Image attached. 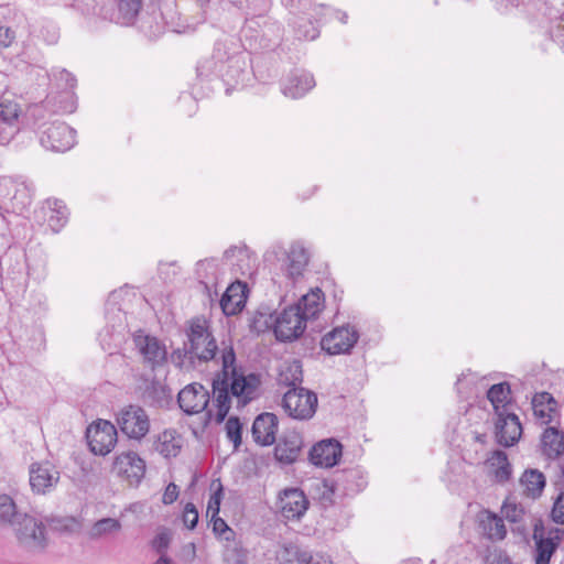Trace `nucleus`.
<instances>
[{
	"label": "nucleus",
	"mask_w": 564,
	"mask_h": 564,
	"mask_svg": "<svg viewBox=\"0 0 564 564\" xmlns=\"http://www.w3.org/2000/svg\"><path fill=\"white\" fill-rule=\"evenodd\" d=\"M142 8V0H119L118 10L124 24H132Z\"/></svg>",
	"instance_id": "nucleus-38"
},
{
	"label": "nucleus",
	"mask_w": 564,
	"mask_h": 564,
	"mask_svg": "<svg viewBox=\"0 0 564 564\" xmlns=\"http://www.w3.org/2000/svg\"><path fill=\"white\" fill-rule=\"evenodd\" d=\"M215 503L218 506L219 505V494H215Z\"/></svg>",
	"instance_id": "nucleus-60"
},
{
	"label": "nucleus",
	"mask_w": 564,
	"mask_h": 564,
	"mask_svg": "<svg viewBox=\"0 0 564 564\" xmlns=\"http://www.w3.org/2000/svg\"><path fill=\"white\" fill-rule=\"evenodd\" d=\"M249 289L246 282H232L223 294L219 305L226 316H234L240 313L246 306Z\"/></svg>",
	"instance_id": "nucleus-15"
},
{
	"label": "nucleus",
	"mask_w": 564,
	"mask_h": 564,
	"mask_svg": "<svg viewBox=\"0 0 564 564\" xmlns=\"http://www.w3.org/2000/svg\"><path fill=\"white\" fill-rule=\"evenodd\" d=\"M224 562L225 564H247L248 550L240 540L232 538L224 542Z\"/></svg>",
	"instance_id": "nucleus-35"
},
{
	"label": "nucleus",
	"mask_w": 564,
	"mask_h": 564,
	"mask_svg": "<svg viewBox=\"0 0 564 564\" xmlns=\"http://www.w3.org/2000/svg\"><path fill=\"white\" fill-rule=\"evenodd\" d=\"M301 313L300 308L292 305L275 317L274 334L279 340L289 341L302 335L307 321Z\"/></svg>",
	"instance_id": "nucleus-9"
},
{
	"label": "nucleus",
	"mask_w": 564,
	"mask_h": 564,
	"mask_svg": "<svg viewBox=\"0 0 564 564\" xmlns=\"http://www.w3.org/2000/svg\"><path fill=\"white\" fill-rule=\"evenodd\" d=\"M120 431L130 440L141 441L150 431V417L147 411L135 404L120 410L117 415Z\"/></svg>",
	"instance_id": "nucleus-4"
},
{
	"label": "nucleus",
	"mask_w": 564,
	"mask_h": 564,
	"mask_svg": "<svg viewBox=\"0 0 564 564\" xmlns=\"http://www.w3.org/2000/svg\"><path fill=\"white\" fill-rule=\"evenodd\" d=\"M198 522V511L193 503H187L183 511V523L188 529H194Z\"/></svg>",
	"instance_id": "nucleus-47"
},
{
	"label": "nucleus",
	"mask_w": 564,
	"mask_h": 564,
	"mask_svg": "<svg viewBox=\"0 0 564 564\" xmlns=\"http://www.w3.org/2000/svg\"><path fill=\"white\" fill-rule=\"evenodd\" d=\"M171 543V533L167 530L160 531L152 540V547L159 554H165Z\"/></svg>",
	"instance_id": "nucleus-45"
},
{
	"label": "nucleus",
	"mask_w": 564,
	"mask_h": 564,
	"mask_svg": "<svg viewBox=\"0 0 564 564\" xmlns=\"http://www.w3.org/2000/svg\"><path fill=\"white\" fill-rule=\"evenodd\" d=\"M112 471L130 484H139L145 475V462L133 451L122 452L115 457Z\"/></svg>",
	"instance_id": "nucleus-11"
},
{
	"label": "nucleus",
	"mask_w": 564,
	"mask_h": 564,
	"mask_svg": "<svg viewBox=\"0 0 564 564\" xmlns=\"http://www.w3.org/2000/svg\"><path fill=\"white\" fill-rule=\"evenodd\" d=\"M228 62H229V63H230V65H231L235 61H234V58H230Z\"/></svg>",
	"instance_id": "nucleus-62"
},
{
	"label": "nucleus",
	"mask_w": 564,
	"mask_h": 564,
	"mask_svg": "<svg viewBox=\"0 0 564 564\" xmlns=\"http://www.w3.org/2000/svg\"><path fill=\"white\" fill-rule=\"evenodd\" d=\"M340 20H341V22H344V23H345V22H346V20H347V14H346V13H343V15H341Z\"/></svg>",
	"instance_id": "nucleus-61"
},
{
	"label": "nucleus",
	"mask_w": 564,
	"mask_h": 564,
	"mask_svg": "<svg viewBox=\"0 0 564 564\" xmlns=\"http://www.w3.org/2000/svg\"><path fill=\"white\" fill-rule=\"evenodd\" d=\"M61 479L57 467L48 460L32 463L29 467V482L33 494L52 492Z\"/></svg>",
	"instance_id": "nucleus-7"
},
{
	"label": "nucleus",
	"mask_w": 564,
	"mask_h": 564,
	"mask_svg": "<svg viewBox=\"0 0 564 564\" xmlns=\"http://www.w3.org/2000/svg\"><path fill=\"white\" fill-rule=\"evenodd\" d=\"M9 77L4 72L0 70V91L8 88Z\"/></svg>",
	"instance_id": "nucleus-55"
},
{
	"label": "nucleus",
	"mask_w": 564,
	"mask_h": 564,
	"mask_svg": "<svg viewBox=\"0 0 564 564\" xmlns=\"http://www.w3.org/2000/svg\"><path fill=\"white\" fill-rule=\"evenodd\" d=\"M479 528L482 534L491 541L503 540L507 535L503 519L488 510L479 513Z\"/></svg>",
	"instance_id": "nucleus-26"
},
{
	"label": "nucleus",
	"mask_w": 564,
	"mask_h": 564,
	"mask_svg": "<svg viewBox=\"0 0 564 564\" xmlns=\"http://www.w3.org/2000/svg\"><path fill=\"white\" fill-rule=\"evenodd\" d=\"M213 531L224 542L236 536L235 531L221 518L213 519Z\"/></svg>",
	"instance_id": "nucleus-44"
},
{
	"label": "nucleus",
	"mask_w": 564,
	"mask_h": 564,
	"mask_svg": "<svg viewBox=\"0 0 564 564\" xmlns=\"http://www.w3.org/2000/svg\"><path fill=\"white\" fill-rule=\"evenodd\" d=\"M471 375L468 373V375H465L463 373L458 379H457V382H456V386H457V392L459 394H467V391H464V384L465 383H469V382H473L474 381V377L470 378Z\"/></svg>",
	"instance_id": "nucleus-53"
},
{
	"label": "nucleus",
	"mask_w": 564,
	"mask_h": 564,
	"mask_svg": "<svg viewBox=\"0 0 564 564\" xmlns=\"http://www.w3.org/2000/svg\"><path fill=\"white\" fill-rule=\"evenodd\" d=\"M303 441L299 433H288L280 440L274 448L275 458L281 463L292 464L300 456Z\"/></svg>",
	"instance_id": "nucleus-22"
},
{
	"label": "nucleus",
	"mask_w": 564,
	"mask_h": 564,
	"mask_svg": "<svg viewBox=\"0 0 564 564\" xmlns=\"http://www.w3.org/2000/svg\"><path fill=\"white\" fill-rule=\"evenodd\" d=\"M86 438L89 449L95 455L106 456L118 441L116 426L106 420H98L86 430Z\"/></svg>",
	"instance_id": "nucleus-6"
},
{
	"label": "nucleus",
	"mask_w": 564,
	"mask_h": 564,
	"mask_svg": "<svg viewBox=\"0 0 564 564\" xmlns=\"http://www.w3.org/2000/svg\"><path fill=\"white\" fill-rule=\"evenodd\" d=\"M501 512L507 520L513 523L520 522L524 516L523 507L511 499L505 501Z\"/></svg>",
	"instance_id": "nucleus-42"
},
{
	"label": "nucleus",
	"mask_w": 564,
	"mask_h": 564,
	"mask_svg": "<svg viewBox=\"0 0 564 564\" xmlns=\"http://www.w3.org/2000/svg\"><path fill=\"white\" fill-rule=\"evenodd\" d=\"M521 434V423L512 411L497 415L496 440L500 445L506 447L514 445L520 440Z\"/></svg>",
	"instance_id": "nucleus-16"
},
{
	"label": "nucleus",
	"mask_w": 564,
	"mask_h": 564,
	"mask_svg": "<svg viewBox=\"0 0 564 564\" xmlns=\"http://www.w3.org/2000/svg\"><path fill=\"white\" fill-rule=\"evenodd\" d=\"M20 107L17 102L0 104V144H8L19 131Z\"/></svg>",
	"instance_id": "nucleus-17"
},
{
	"label": "nucleus",
	"mask_w": 564,
	"mask_h": 564,
	"mask_svg": "<svg viewBox=\"0 0 564 564\" xmlns=\"http://www.w3.org/2000/svg\"><path fill=\"white\" fill-rule=\"evenodd\" d=\"M183 447V438L175 430H165L156 436L154 448L165 458L176 457Z\"/></svg>",
	"instance_id": "nucleus-27"
},
{
	"label": "nucleus",
	"mask_w": 564,
	"mask_h": 564,
	"mask_svg": "<svg viewBox=\"0 0 564 564\" xmlns=\"http://www.w3.org/2000/svg\"><path fill=\"white\" fill-rule=\"evenodd\" d=\"M487 398L492 404L496 415L511 411V390L508 382H500L490 387Z\"/></svg>",
	"instance_id": "nucleus-28"
},
{
	"label": "nucleus",
	"mask_w": 564,
	"mask_h": 564,
	"mask_svg": "<svg viewBox=\"0 0 564 564\" xmlns=\"http://www.w3.org/2000/svg\"><path fill=\"white\" fill-rule=\"evenodd\" d=\"M241 430L242 426L238 417L231 416L226 422L227 437L234 443L235 448H237L242 442Z\"/></svg>",
	"instance_id": "nucleus-43"
},
{
	"label": "nucleus",
	"mask_w": 564,
	"mask_h": 564,
	"mask_svg": "<svg viewBox=\"0 0 564 564\" xmlns=\"http://www.w3.org/2000/svg\"><path fill=\"white\" fill-rule=\"evenodd\" d=\"M485 437H486L485 435H477V436H476V440H477L478 442H481V443H482V442H485Z\"/></svg>",
	"instance_id": "nucleus-58"
},
{
	"label": "nucleus",
	"mask_w": 564,
	"mask_h": 564,
	"mask_svg": "<svg viewBox=\"0 0 564 564\" xmlns=\"http://www.w3.org/2000/svg\"><path fill=\"white\" fill-rule=\"evenodd\" d=\"M563 531L551 529L544 534L542 528L535 527L533 540L536 545L535 564H550V560L560 545Z\"/></svg>",
	"instance_id": "nucleus-13"
},
{
	"label": "nucleus",
	"mask_w": 564,
	"mask_h": 564,
	"mask_svg": "<svg viewBox=\"0 0 564 564\" xmlns=\"http://www.w3.org/2000/svg\"><path fill=\"white\" fill-rule=\"evenodd\" d=\"M308 254L305 249H290L286 253L285 268L293 279L301 276L308 264Z\"/></svg>",
	"instance_id": "nucleus-34"
},
{
	"label": "nucleus",
	"mask_w": 564,
	"mask_h": 564,
	"mask_svg": "<svg viewBox=\"0 0 564 564\" xmlns=\"http://www.w3.org/2000/svg\"><path fill=\"white\" fill-rule=\"evenodd\" d=\"M282 408L292 419L308 420L316 412L317 397L304 388H291L283 395Z\"/></svg>",
	"instance_id": "nucleus-3"
},
{
	"label": "nucleus",
	"mask_w": 564,
	"mask_h": 564,
	"mask_svg": "<svg viewBox=\"0 0 564 564\" xmlns=\"http://www.w3.org/2000/svg\"><path fill=\"white\" fill-rule=\"evenodd\" d=\"M153 564H175V562L166 554H161V556Z\"/></svg>",
	"instance_id": "nucleus-56"
},
{
	"label": "nucleus",
	"mask_w": 564,
	"mask_h": 564,
	"mask_svg": "<svg viewBox=\"0 0 564 564\" xmlns=\"http://www.w3.org/2000/svg\"><path fill=\"white\" fill-rule=\"evenodd\" d=\"M48 99L46 98L41 104L33 105L29 109L30 119H32V126L39 132L45 129L50 122L45 121L46 118V104H48Z\"/></svg>",
	"instance_id": "nucleus-41"
},
{
	"label": "nucleus",
	"mask_w": 564,
	"mask_h": 564,
	"mask_svg": "<svg viewBox=\"0 0 564 564\" xmlns=\"http://www.w3.org/2000/svg\"><path fill=\"white\" fill-rule=\"evenodd\" d=\"M359 338L358 332L347 325L334 328L321 341L322 349L329 355L349 352Z\"/></svg>",
	"instance_id": "nucleus-10"
},
{
	"label": "nucleus",
	"mask_w": 564,
	"mask_h": 564,
	"mask_svg": "<svg viewBox=\"0 0 564 564\" xmlns=\"http://www.w3.org/2000/svg\"><path fill=\"white\" fill-rule=\"evenodd\" d=\"M315 86V79L312 74L306 72H291L282 84V93L286 97L297 99L303 97Z\"/></svg>",
	"instance_id": "nucleus-21"
},
{
	"label": "nucleus",
	"mask_w": 564,
	"mask_h": 564,
	"mask_svg": "<svg viewBox=\"0 0 564 564\" xmlns=\"http://www.w3.org/2000/svg\"><path fill=\"white\" fill-rule=\"evenodd\" d=\"M221 368L224 378L213 381V394L217 408L216 421L223 422L230 409L229 388L232 395L243 404L252 400L259 386V379L254 375L248 377L237 373L235 362L236 354L231 345H225L220 349Z\"/></svg>",
	"instance_id": "nucleus-1"
},
{
	"label": "nucleus",
	"mask_w": 564,
	"mask_h": 564,
	"mask_svg": "<svg viewBox=\"0 0 564 564\" xmlns=\"http://www.w3.org/2000/svg\"><path fill=\"white\" fill-rule=\"evenodd\" d=\"M68 213L65 206L57 199L54 200V207L51 209V215L47 218L48 227L54 231L58 232L67 223Z\"/></svg>",
	"instance_id": "nucleus-39"
},
{
	"label": "nucleus",
	"mask_w": 564,
	"mask_h": 564,
	"mask_svg": "<svg viewBox=\"0 0 564 564\" xmlns=\"http://www.w3.org/2000/svg\"><path fill=\"white\" fill-rule=\"evenodd\" d=\"M134 343L139 352L143 356L144 361L152 368L165 361L166 348L158 338L149 335H137Z\"/></svg>",
	"instance_id": "nucleus-18"
},
{
	"label": "nucleus",
	"mask_w": 564,
	"mask_h": 564,
	"mask_svg": "<svg viewBox=\"0 0 564 564\" xmlns=\"http://www.w3.org/2000/svg\"><path fill=\"white\" fill-rule=\"evenodd\" d=\"M177 401L186 414H196L206 410L210 416V410H207L209 392L200 383H191L182 389L178 392Z\"/></svg>",
	"instance_id": "nucleus-12"
},
{
	"label": "nucleus",
	"mask_w": 564,
	"mask_h": 564,
	"mask_svg": "<svg viewBox=\"0 0 564 564\" xmlns=\"http://www.w3.org/2000/svg\"><path fill=\"white\" fill-rule=\"evenodd\" d=\"M289 555L288 561H295L299 564H333L328 555L323 553H313L310 550L301 549L296 545L285 547Z\"/></svg>",
	"instance_id": "nucleus-32"
},
{
	"label": "nucleus",
	"mask_w": 564,
	"mask_h": 564,
	"mask_svg": "<svg viewBox=\"0 0 564 564\" xmlns=\"http://www.w3.org/2000/svg\"><path fill=\"white\" fill-rule=\"evenodd\" d=\"M74 109H75L74 104H72L69 107L64 108V110L69 111V112L74 111Z\"/></svg>",
	"instance_id": "nucleus-59"
},
{
	"label": "nucleus",
	"mask_w": 564,
	"mask_h": 564,
	"mask_svg": "<svg viewBox=\"0 0 564 564\" xmlns=\"http://www.w3.org/2000/svg\"><path fill=\"white\" fill-rule=\"evenodd\" d=\"M486 564H512L509 556L500 551V550H494L488 552V554L485 557Z\"/></svg>",
	"instance_id": "nucleus-49"
},
{
	"label": "nucleus",
	"mask_w": 564,
	"mask_h": 564,
	"mask_svg": "<svg viewBox=\"0 0 564 564\" xmlns=\"http://www.w3.org/2000/svg\"><path fill=\"white\" fill-rule=\"evenodd\" d=\"M15 37V30L7 25H0V50L9 47L14 42Z\"/></svg>",
	"instance_id": "nucleus-48"
},
{
	"label": "nucleus",
	"mask_w": 564,
	"mask_h": 564,
	"mask_svg": "<svg viewBox=\"0 0 564 564\" xmlns=\"http://www.w3.org/2000/svg\"><path fill=\"white\" fill-rule=\"evenodd\" d=\"M279 383L285 387L297 388L303 380L302 365L299 360L286 361L281 366Z\"/></svg>",
	"instance_id": "nucleus-33"
},
{
	"label": "nucleus",
	"mask_w": 564,
	"mask_h": 564,
	"mask_svg": "<svg viewBox=\"0 0 564 564\" xmlns=\"http://www.w3.org/2000/svg\"><path fill=\"white\" fill-rule=\"evenodd\" d=\"M12 528L18 541L24 547L42 550L46 545L45 528L34 517L21 513Z\"/></svg>",
	"instance_id": "nucleus-5"
},
{
	"label": "nucleus",
	"mask_w": 564,
	"mask_h": 564,
	"mask_svg": "<svg viewBox=\"0 0 564 564\" xmlns=\"http://www.w3.org/2000/svg\"><path fill=\"white\" fill-rule=\"evenodd\" d=\"M317 35H318V32L314 28H311V30H307L304 32L301 31V28L297 30V36L304 37L306 40H314L317 37Z\"/></svg>",
	"instance_id": "nucleus-54"
},
{
	"label": "nucleus",
	"mask_w": 564,
	"mask_h": 564,
	"mask_svg": "<svg viewBox=\"0 0 564 564\" xmlns=\"http://www.w3.org/2000/svg\"><path fill=\"white\" fill-rule=\"evenodd\" d=\"M121 522L113 518H104L96 521L89 530V536L94 540L106 538L121 530Z\"/></svg>",
	"instance_id": "nucleus-36"
},
{
	"label": "nucleus",
	"mask_w": 564,
	"mask_h": 564,
	"mask_svg": "<svg viewBox=\"0 0 564 564\" xmlns=\"http://www.w3.org/2000/svg\"><path fill=\"white\" fill-rule=\"evenodd\" d=\"M485 465L488 469V474L496 482L505 484L511 478L512 466L505 452L499 449L494 451L486 459Z\"/></svg>",
	"instance_id": "nucleus-24"
},
{
	"label": "nucleus",
	"mask_w": 564,
	"mask_h": 564,
	"mask_svg": "<svg viewBox=\"0 0 564 564\" xmlns=\"http://www.w3.org/2000/svg\"><path fill=\"white\" fill-rule=\"evenodd\" d=\"M308 500L297 488L285 489L279 499L281 514L288 520L301 519L308 509Z\"/></svg>",
	"instance_id": "nucleus-14"
},
{
	"label": "nucleus",
	"mask_w": 564,
	"mask_h": 564,
	"mask_svg": "<svg viewBox=\"0 0 564 564\" xmlns=\"http://www.w3.org/2000/svg\"><path fill=\"white\" fill-rule=\"evenodd\" d=\"M178 495V487L174 482H170L163 492L162 502L164 505H172L173 502L176 501Z\"/></svg>",
	"instance_id": "nucleus-50"
},
{
	"label": "nucleus",
	"mask_w": 564,
	"mask_h": 564,
	"mask_svg": "<svg viewBox=\"0 0 564 564\" xmlns=\"http://www.w3.org/2000/svg\"><path fill=\"white\" fill-rule=\"evenodd\" d=\"M532 409L541 425L552 423L558 415L557 403L547 392L536 393L533 397Z\"/></svg>",
	"instance_id": "nucleus-23"
},
{
	"label": "nucleus",
	"mask_w": 564,
	"mask_h": 564,
	"mask_svg": "<svg viewBox=\"0 0 564 564\" xmlns=\"http://www.w3.org/2000/svg\"><path fill=\"white\" fill-rule=\"evenodd\" d=\"M551 518L555 523L564 524V491L556 497L551 511Z\"/></svg>",
	"instance_id": "nucleus-46"
},
{
	"label": "nucleus",
	"mask_w": 564,
	"mask_h": 564,
	"mask_svg": "<svg viewBox=\"0 0 564 564\" xmlns=\"http://www.w3.org/2000/svg\"><path fill=\"white\" fill-rule=\"evenodd\" d=\"M278 417L273 413L258 415L252 425V436L256 443L268 446L275 442Z\"/></svg>",
	"instance_id": "nucleus-20"
},
{
	"label": "nucleus",
	"mask_w": 564,
	"mask_h": 564,
	"mask_svg": "<svg viewBox=\"0 0 564 564\" xmlns=\"http://www.w3.org/2000/svg\"><path fill=\"white\" fill-rule=\"evenodd\" d=\"M323 303V292L319 289H316L303 295L294 306L300 308L303 317L308 321L314 319L322 312Z\"/></svg>",
	"instance_id": "nucleus-31"
},
{
	"label": "nucleus",
	"mask_w": 564,
	"mask_h": 564,
	"mask_svg": "<svg viewBox=\"0 0 564 564\" xmlns=\"http://www.w3.org/2000/svg\"><path fill=\"white\" fill-rule=\"evenodd\" d=\"M341 456V445L335 440H324L315 444L310 452L312 464L321 467H333Z\"/></svg>",
	"instance_id": "nucleus-19"
},
{
	"label": "nucleus",
	"mask_w": 564,
	"mask_h": 564,
	"mask_svg": "<svg viewBox=\"0 0 564 564\" xmlns=\"http://www.w3.org/2000/svg\"><path fill=\"white\" fill-rule=\"evenodd\" d=\"M57 78L61 83H64V84H61L59 86L65 90L73 89L76 86L77 80H76L75 76L66 69L59 70Z\"/></svg>",
	"instance_id": "nucleus-51"
},
{
	"label": "nucleus",
	"mask_w": 564,
	"mask_h": 564,
	"mask_svg": "<svg viewBox=\"0 0 564 564\" xmlns=\"http://www.w3.org/2000/svg\"><path fill=\"white\" fill-rule=\"evenodd\" d=\"M274 321L272 314L268 311H257L253 313L249 321V327L256 333H263L271 327L274 328Z\"/></svg>",
	"instance_id": "nucleus-40"
},
{
	"label": "nucleus",
	"mask_w": 564,
	"mask_h": 564,
	"mask_svg": "<svg viewBox=\"0 0 564 564\" xmlns=\"http://www.w3.org/2000/svg\"><path fill=\"white\" fill-rule=\"evenodd\" d=\"M545 484V476L539 469H527L520 478L523 495L531 499L541 497Z\"/></svg>",
	"instance_id": "nucleus-30"
},
{
	"label": "nucleus",
	"mask_w": 564,
	"mask_h": 564,
	"mask_svg": "<svg viewBox=\"0 0 564 564\" xmlns=\"http://www.w3.org/2000/svg\"><path fill=\"white\" fill-rule=\"evenodd\" d=\"M215 66L216 62L213 58L200 62L196 67L197 76L202 78L209 77Z\"/></svg>",
	"instance_id": "nucleus-52"
},
{
	"label": "nucleus",
	"mask_w": 564,
	"mask_h": 564,
	"mask_svg": "<svg viewBox=\"0 0 564 564\" xmlns=\"http://www.w3.org/2000/svg\"><path fill=\"white\" fill-rule=\"evenodd\" d=\"M7 189L8 203L7 210L11 209L12 213H24L32 203L31 195L24 185H17L12 182L4 184Z\"/></svg>",
	"instance_id": "nucleus-25"
},
{
	"label": "nucleus",
	"mask_w": 564,
	"mask_h": 564,
	"mask_svg": "<svg viewBox=\"0 0 564 564\" xmlns=\"http://www.w3.org/2000/svg\"><path fill=\"white\" fill-rule=\"evenodd\" d=\"M187 341L184 344L185 355L193 361L214 360L218 347L212 333L209 322L205 317H194L187 322Z\"/></svg>",
	"instance_id": "nucleus-2"
},
{
	"label": "nucleus",
	"mask_w": 564,
	"mask_h": 564,
	"mask_svg": "<svg viewBox=\"0 0 564 564\" xmlns=\"http://www.w3.org/2000/svg\"><path fill=\"white\" fill-rule=\"evenodd\" d=\"M20 514L14 500L9 495H0V524L12 527Z\"/></svg>",
	"instance_id": "nucleus-37"
},
{
	"label": "nucleus",
	"mask_w": 564,
	"mask_h": 564,
	"mask_svg": "<svg viewBox=\"0 0 564 564\" xmlns=\"http://www.w3.org/2000/svg\"><path fill=\"white\" fill-rule=\"evenodd\" d=\"M284 4L290 8H297L301 0H283Z\"/></svg>",
	"instance_id": "nucleus-57"
},
{
	"label": "nucleus",
	"mask_w": 564,
	"mask_h": 564,
	"mask_svg": "<svg viewBox=\"0 0 564 564\" xmlns=\"http://www.w3.org/2000/svg\"><path fill=\"white\" fill-rule=\"evenodd\" d=\"M542 451L549 458H557L564 454V433L556 426L546 427L542 434Z\"/></svg>",
	"instance_id": "nucleus-29"
},
{
	"label": "nucleus",
	"mask_w": 564,
	"mask_h": 564,
	"mask_svg": "<svg viewBox=\"0 0 564 564\" xmlns=\"http://www.w3.org/2000/svg\"><path fill=\"white\" fill-rule=\"evenodd\" d=\"M76 131L62 121L50 122L40 131V143L46 150L53 152H65L75 144Z\"/></svg>",
	"instance_id": "nucleus-8"
}]
</instances>
